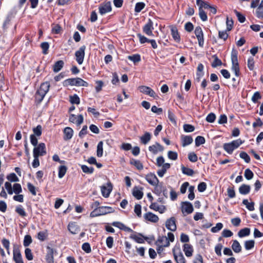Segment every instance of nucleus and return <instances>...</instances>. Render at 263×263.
<instances>
[{"mask_svg": "<svg viewBox=\"0 0 263 263\" xmlns=\"http://www.w3.org/2000/svg\"><path fill=\"white\" fill-rule=\"evenodd\" d=\"M50 85L49 82L42 83L35 95V99L38 103H40L48 92Z\"/></svg>", "mask_w": 263, "mask_h": 263, "instance_id": "1", "label": "nucleus"}, {"mask_svg": "<svg viewBox=\"0 0 263 263\" xmlns=\"http://www.w3.org/2000/svg\"><path fill=\"white\" fill-rule=\"evenodd\" d=\"M237 55L238 51L233 48L232 50L231 55V60L232 62L231 69L234 72L235 76L239 77L240 72Z\"/></svg>", "mask_w": 263, "mask_h": 263, "instance_id": "2", "label": "nucleus"}, {"mask_svg": "<svg viewBox=\"0 0 263 263\" xmlns=\"http://www.w3.org/2000/svg\"><path fill=\"white\" fill-rule=\"evenodd\" d=\"M63 86L65 87L68 86L87 87L88 86V83L82 79L77 77L76 78H69L65 80L63 82Z\"/></svg>", "mask_w": 263, "mask_h": 263, "instance_id": "3", "label": "nucleus"}, {"mask_svg": "<svg viewBox=\"0 0 263 263\" xmlns=\"http://www.w3.org/2000/svg\"><path fill=\"white\" fill-rule=\"evenodd\" d=\"M115 212V209L108 206H101L99 209H94L90 214L91 217H97L107 214L112 213Z\"/></svg>", "mask_w": 263, "mask_h": 263, "instance_id": "4", "label": "nucleus"}, {"mask_svg": "<svg viewBox=\"0 0 263 263\" xmlns=\"http://www.w3.org/2000/svg\"><path fill=\"white\" fill-rule=\"evenodd\" d=\"M85 49L86 46L83 45L75 52L76 60L79 65L83 63Z\"/></svg>", "mask_w": 263, "mask_h": 263, "instance_id": "5", "label": "nucleus"}, {"mask_svg": "<svg viewBox=\"0 0 263 263\" xmlns=\"http://www.w3.org/2000/svg\"><path fill=\"white\" fill-rule=\"evenodd\" d=\"M46 154L45 143H40L37 147H35L33 151V156H41Z\"/></svg>", "mask_w": 263, "mask_h": 263, "instance_id": "6", "label": "nucleus"}, {"mask_svg": "<svg viewBox=\"0 0 263 263\" xmlns=\"http://www.w3.org/2000/svg\"><path fill=\"white\" fill-rule=\"evenodd\" d=\"M111 9L112 8L110 2H107L102 3L99 7V13L102 15L110 12Z\"/></svg>", "mask_w": 263, "mask_h": 263, "instance_id": "7", "label": "nucleus"}, {"mask_svg": "<svg viewBox=\"0 0 263 263\" xmlns=\"http://www.w3.org/2000/svg\"><path fill=\"white\" fill-rule=\"evenodd\" d=\"M194 33L197 38L199 46L203 47L204 44L203 33L201 28L200 26L196 27Z\"/></svg>", "mask_w": 263, "mask_h": 263, "instance_id": "8", "label": "nucleus"}, {"mask_svg": "<svg viewBox=\"0 0 263 263\" xmlns=\"http://www.w3.org/2000/svg\"><path fill=\"white\" fill-rule=\"evenodd\" d=\"M153 22L151 19H148L147 22L143 27V31L148 36H153Z\"/></svg>", "mask_w": 263, "mask_h": 263, "instance_id": "9", "label": "nucleus"}, {"mask_svg": "<svg viewBox=\"0 0 263 263\" xmlns=\"http://www.w3.org/2000/svg\"><path fill=\"white\" fill-rule=\"evenodd\" d=\"M194 209L191 203L188 201L182 202L181 211L183 214H189L193 212Z\"/></svg>", "mask_w": 263, "mask_h": 263, "instance_id": "10", "label": "nucleus"}, {"mask_svg": "<svg viewBox=\"0 0 263 263\" xmlns=\"http://www.w3.org/2000/svg\"><path fill=\"white\" fill-rule=\"evenodd\" d=\"M69 122L76 123L77 126H80L84 121L83 116L82 115H79L78 116L74 114H71L69 118Z\"/></svg>", "mask_w": 263, "mask_h": 263, "instance_id": "11", "label": "nucleus"}, {"mask_svg": "<svg viewBox=\"0 0 263 263\" xmlns=\"http://www.w3.org/2000/svg\"><path fill=\"white\" fill-rule=\"evenodd\" d=\"M165 227L168 230L171 231H175L177 229L175 218L172 217L167 219L165 222Z\"/></svg>", "mask_w": 263, "mask_h": 263, "instance_id": "12", "label": "nucleus"}, {"mask_svg": "<svg viewBox=\"0 0 263 263\" xmlns=\"http://www.w3.org/2000/svg\"><path fill=\"white\" fill-rule=\"evenodd\" d=\"M173 254L174 259L177 263H185V259L182 253L179 249L178 252H176L175 249H173Z\"/></svg>", "mask_w": 263, "mask_h": 263, "instance_id": "13", "label": "nucleus"}, {"mask_svg": "<svg viewBox=\"0 0 263 263\" xmlns=\"http://www.w3.org/2000/svg\"><path fill=\"white\" fill-rule=\"evenodd\" d=\"M47 254L46 255V260L47 263H54L53 254L56 252V251L51 247H47Z\"/></svg>", "mask_w": 263, "mask_h": 263, "instance_id": "14", "label": "nucleus"}, {"mask_svg": "<svg viewBox=\"0 0 263 263\" xmlns=\"http://www.w3.org/2000/svg\"><path fill=\"white\" fill-rule=\"evenodd\" d=\"M145 179L152 185H155L159 183V179L155 174L150 173L145 176Z\"/></svg>", "mask_w": 263, "mask_h": 263, "instance_id": "15", "label": "nucleus"}, {"mask_svg": "<svg viewBox=\"0 0 263 263\" xmlns=\"http://www.w3.org/2000/svg\"><path fill=\"white\" fill-rule=\"evenodd\" d=\"M68 230L72 234H76L80 231V227L76 222H70L68 225Z\"/></svg>", "mask_w": 263, "mask_h": 263, "instance_id": "16", "label": "nucleus"}, {"mask_svg": "<svg viewBox=\"0 0 263 263\" xmlns=\"http://www.w3.org/2000/svg\"><path fill=\"white\" fill-rule=\"evenodd\" d=\"M138 89L141 92L147 95L150 97H154L155 96V91L149 87L146 86H140L139 87Z\"/></svg>", "mask_w": 263, "mask_h": 263, "instance_id": "17", "label": "nucleus"}, {"mask_svg": "<svg viewBox=\"0 0 263 263\" xmlns=\"http://www.w3.org/2000/svg\"><path fill=\"white\" fill-rule=\"evenodd\" d=\"M143 217L145 220L156 223L158 221L159 217L152 212H147L144 214Z\"/></svg>", "mask_w": 263, "mask_h": 263, "instance_id": "18", "label": "nucleus"}, {"mask_svg": "<svg viewBox=\"0 0 263 263\" xmlns=\"http://www.w3.org/2000/svg\"><path fill=\"white\" fill-rule=\"evenodd\" d=\"M148 150L153 154H156L158 152H162L164 150V148L159 143L156 142L155 144L149 146Z\"/></svg>", "mask_w": 263, "mask_h": 263, "instance_id": "19", "label": "nucleus"}, {"mask_svg": "<svg viewBox=\"0 0 263 263\" xmlns=\"http://www.w3.org/2000/svg\"><path fill=\"white\" fill-rule=\"evenodd\" d=\"M156 245H161L164 247H167L170 243L168 238L166 236H159L157 240L155 242Z\"/></svg>", "mask_w": 263, "mask_h": 263, "instance_id": "20", "label": "nucleus"}, {"mask_svg": "<svg viewBox=\"0 0 263 263\" xmlns=\"http://www.w3.org/2000/svg\"><path fill=\"white\" fill-rule=\"evenodd\" d=\"M13 260L15 263H24L20 250L18 248L13 249Z\"/></svg>", "mask_w": 263, "mask_h": 263, "instance_id": "21", "label": "nucleus"}, {"mask_svg": "<svg viewBox=\"0 0 263 263\" xmlns=\"http://www.w3.org/2000/svg\"><path fill=\"white\" fill-rule=\"evenodd\" d=\"M154 186V193L158 196H160L162 192H165L166 191V187L163 185V183L162 182H159L158 184Z\"/></svg>", "mask_w": 263, "mask_h": 263, "instance_id": "22", "label": "nucleus"}, {"mask_svg": "<svg viewBox=\"0 0 263 263\" xmlns=\"http://www.w3.org/2000/svg\"><path fill=\"white\" fill-rule=\"evenodd\" d=\"M64 137L63 138L65 140H69L71 139L73 136V130L69 127H65L63 130Z\"/></svg>", "mask_w": 263, "mask_h": 263, "instance_id": "23", "label": "nucleus"}, {"mask_svg": "<svg viewBox=\"0 0 263 263\" xmlns=\"http://www.w3.org/2000/svg\"><path fill=\"white\" fill-rule=\"evenodd\" d=\"M151 209L156 211H158L160 213L162 214L165 212L166 209L164 205H159L156 202H152L149 206Z\"/></svg>", "mask_w": 263, "mask_h": 263, "instance_id": "24", "label": "nucleus"}, {"mask_svg": "<svg viewBox=\"0 0 263 263\" xmlns=\"http://www.w3.org/2000/svg\"><path fill=\"white\" fill-rule=\"evenodd\" d=\"M181 140L183 147L191 144L193 141V139L191 136L182 135L181 136Z\"/></svg>", "mask_w": 263, "mask_h": 263, "instance_id": "25", "label": "nucleus"}, {"mask_svg": "<svg viewBox=\"0 0 263 263\" xmlns=\"http://www.w3.org/2000/svg\"><path fill=\"white\" fill-rule=\"evenodd\" d=\"M183 250L187 257H191L193 255V249L189 243H185L183 246Z\"/></svg>", "mask_w": 263, "mask_h": 263, "instance_id": "26", "label": "nucleus"}, {"mask_svg": "<svg viewBox=\"0 0 263 263\" xmlns=\"http://www.w3.org/2000/svg\"><path fill=\"white\" fill-rule=\"evenodd\" d=\"M171 35L177 43H179L180 42V36L179 34L177 28L176 27H172L171 29Z\"/></svg>", "mask_w": 263, "mask_h": 263, "instance_id": "27", "label": "nucleus"}, {"mask_svg": "<svg viewBox=\"0 0 263 263\" xmlns=\"http://www.w3.org/2000/svg\"><path fill=\"white\" fill-rule=\"evenodd\" d=\"M251 187L249 185L243 184L239 187V192L242 195H247L250 192Z\"/></svg>", "mask_w": 263, "mask_h": 263, "instance_id": "28", "label": "nucleus"}, {"mask_svg": "<svg viewBox=\"0 0 263 263\" xmlns=\"http://www.w3.org/2000/svg\"><path fill=\"white\" fill-rule=\"evenodd\" d=\"M133 195L137 199L140 200L142 198L143 196V193L141 190L139 189L138 187L135 186L133 189Z\"/></svg>", "mask_w": 263, "mask_h": 263, "instance_id": "29", "label": "nucleus"}, {"mask_svg": "<svg viewBox=\"0 0 263 263\" xmlns=\"http://www.w3.org/2000/svg\"><path fill=\"white\" fill-rule=\"evenodd\" d=\"M64 62L62 60H59L57 61L53 65V71L54 72H58L60 71L63 67Z\"/></svg>", "mask_w": 263, "mask_h": 263, "instance_id": "30", "label": "nucleus"}, {"mask_svg": "<svg viewBox=\"0 0 263 263\" xmlns=\"http://www.w3.org/2000/svg\"><path fill=\"white\" fill-rule=\"evenodd\" d=\"M108 186H110V189H107L105 186H102L101 187V193L102 196L105 198L108 197L109 196L110 192L112 189V186L110 183L108 184Z\"/></svg>", "mask_w": 263, "mask_h": 263, "instance_id": "31", "label": "nucleus"}, {"mask_svg": "<svg viewBox=\"0 0 263 263\" xmlns=\"http://www.w3.org/2000/svg\"><path fill=\"white\" fill-rule=\"evenodd\" d=\"M232 249L233 251L236 253H240L241 251V247L237 240H233L232 245Z\"/></svg>", "mask_w": 263, "mask_h": 263, "instance_id": "32", "label": "nucleus"}, {"mask_svg": "<svg viewBox=\"0 0 263 263\" xmlns=\"http://www.w3.org/2000/svg\"><path fill=\"white\" fill-rule=\"evenodd\" d=\"M151 139V135L148 132H145L144 134L140 137L141 142L144 144H147Z\"/></svg>", "mask_w": 263, "mask_h": 263, "instance_id": "33", "label": "nucleus"}, {"mask_svg": "<svg viewBox=\"0 0 263 263\" xmlns=\"http://www.w3.org/2000/svg\"><path fill=\"white\" fill-rule=\"evenodd\" d=\"M130 163L135 166L138 170H142L143 168V165L140 161L132 159L130 160Z\"/></svg>", "mask_w": 263, "mask_h": 263, "instance_id": "34", "label": "nucleus"}, {"mask_svg": "<svg viewBox=\"0 0 263 263\" xmlns=\"http://www.w3.org/2000/svg\"><path fill=\"white\" fill-rule=\"evenodd\" d=\"M250 234V229L248 228H245L239 230L238 233V236L240 237H243L249 236Z\"/></svg>", "mask_w": 263, "mask_h": 263, "instance_id": "35", "label": "nucleus"}, {"mask_svg": "<svg viewBox=\"0 0 263 263\" xmlns=\"http://www.w3.org/2000/svg\"><path fill=\"white\" fill-rule=\"evenodd\" d=\"M15 211L21 217H25L27 216L26 212L21 205L17 206L15 208Z\"/></svg>", "mask_w": 263, "mask_h": 263, "instance_id": "36", "label": "nucleus"}, {"mask_svg": "<svg viewBox=\"0 0 263 263\" xmlns=\"http://www.w3.org/2000/svg\"><path fill=\"white\" fill-rule=\"evenodd\" d=\"M181 168L182 173L187 176H192L194 174V171L192 169L185 167L184 165H181Z\"/></svg>", "mask_w": 263, "mask_h": 263, "instance_id": "37", "label": "nucleus"}, {"mask_svg": "<svg viewBox=\"0 0 263 263\" xmlns=\"http://www.w3.org/2000/svg\"><path fill=\"white\" fill-rule=\"evenodd\" d=\"M223 148L229 154H232L235 149L230 142L224 143L223 145Z\"/></svg>", "mask_w": 263, "mask_h": 263, "instance_id": "38", "label": "nucleus"}, {"mask_svg": "<svg viewBox=\"0 0 263 263\" xmlns=\"http://www.w3.org/2000/svg\"><path fill=\"white\" fill-rule=\"evenodd\" d=\"M212 57L214 58V61L211 64V66L213 68H216L217 66H221L222 64L221 61L218 59V57L214 54L212 56Z\"/></svg>", "mask_w": 263, "mask_h": 263, "instance_id": "39", "label": "nucleus"}, {"mask_svg": "<svg viewBox=\"0 0 263 263\" xmlns=\"http://www.w3.org/2000/svg\"><path fill=\"white\" fill-rule=\"evenodd\" d=\"M67 167L65 165H61L59 167L58 177L60 178H63L65 175Z\"/></svg>", "mask_w": 263, "mask_h": 263, "instance_id": "40", "label": "nucleus"}, {"mask_svg": "<svg viewBox=\"0 0 263 263\" xmlns=\"http://www.w3.org/2000/svg\"><path fill=\"white\" fill-rule=\"evenodd\" d=\"M103 141H100L97 145V156L98 157H101L103 156Z\"/></svg>", "mask_w": 263, "mask_h": 263, "instance_id": "41", "label": "nucleus"}, {"mask_svg": "<svg viewBox=\"0 0 263 263\" xmlns=\"http://www.w3.org/2000/svg\"><path fill=\"white\" fill-rule=\"evenodd\" d=\"M255 241L253 240H247L245 242V248L246 250H251L254 248Z\"/></svg>", "mask_w": 263, "mask_h": 263, "instance_id": "42", "label": "nucleus"}, {"mask_svg": "<svg viewBox=\"0 0 263 263\" xmlns=\"http://www.w3.org/2000/svg\"><path fill=\"white\" fill-rule=\"evenodd\" d=\"M145 4L143 2H138L136 4L135 7V12L136 13L140 12L144 8Z\"/></svg>", "mask_w": 263, "mask_h": 263, "instance_id": "43", "label": "nucleus"}, {"mask_svg": "<svg viewBox=\"0 0 263 263\" xmlns=\"http://www.w3.org/2000/svg\"><path fill=\"white\" fill-rule=\"evenodd\" d=\"M81 169L84 173L88 174H92L94 171V168L93 167H88L85 165H82Z\"/></svg>", "mask_w": 263, "mask_h": 263, "instance_id": "44", "label": "nucleus"}, {"mask_svg": "<svg viewBox=\"0 0 263 263\" xmlns=\"http://www.w3.org/2000/svg\"><path fill=\"white\" fill-rule=\"evenodd\" d=\"M128 59L136 63L141 61V57L139 54H135L128 56Z\"/></svg>", "mask_w": 263, "mask_h": 263, "instance_id": "45", "label": "nucleus"}, {"mask_svg": "<svg viewBox=\"0 0 263 263\" xmlns=\"http://www.w3.org/2000/svg\"><path fill=\"white\" fill-rule=\"evenodd\" d=\"M32 241L31 236L29 235H26L24 237L23 245L25 247H28L31 243Z\"/></svg>", "mask_w": 263, "mask_h": 263, "instance_id": "46", "label": "nucleus"}, {"mask_svg": "<svg viewBox=\"0 0 263 263\" xmlns=\"http://www.w3.org/2000/svg\"><path fill=\"white\" fill-rule=\"evenodd\" d=\"M22 192V186L19 183H14L13 185V193L19 194Z\"/></svg>", "mask_w": 263, "mask_h": 263, "instance_id": "47", "label": "nucleus"}, {"mask_svg": "<svg viewBox=\"0 0 263 263\" xmlns=\"http://www.w3.org/2000/svg\"><path fill=\"white\" fill-rule=\"evenodd\" d=\"M205 142V138L202 136H198L195 139V145L196 146H199V145L204 144Z\"/></svg>", "mask_w": 263, "mask_h": 263, "instance_id": "48", "label": "nucleus"}, {"mask_svg": "<svg viewBox=\"0 0 263 263\" xmlns=\"http://www.w3.org/2000/svg\"><path fill=\"white\" fill-rule=\"evenodd\" d=\"M33 134L36 136L39 137L42 133V127L41 125H38L36 127L33 128Z\"/></svg>", "mask_w": 263, "mask_h": 263, "instance_id": "49", "label": "nucleus"}, {"mask_svg": "<svg viewBox=\"0 0 263 263\" xmlns=\"http://www.w3.org/2000/svg\"><path fill=\"white\" fill-rule=\"evenodd\" d=\"M183 130L186 133H190L193 132L195 130V127L189 124H185L183 125Z\"/></svg>", "mask_w": 263, "mask_h": 263, "instance_id": "50", "label": "nucleus"}, {"mask_svg": "<svg viewBox=\"0 0 263 263\" xmlns=\"http://www.w3.org/2000/svg\"><path fill=\"white\" fill-rule=\"evenodd\" d=\"M244 176L247 180H251L254 176L252 171L249 168H247L245 171Z\"/></svg>", "mask_w": 263, "mask_h": 263, "instance_id": "51", "label": "nucleus"}, {"mask_svg": "<svg viewBox=\"0 0 263 263\" xmlns=\"http://www.w3.org/2000/svg\"><path fill=\"white\" fill-rule=\"evenodd\" d=\"M7 179L11 182H17L19 181L18 178L15 173H10L7 176Z\"/></svg>", "mask_w": 263, "mask_h": 263, "instance_id": "52", "label": "nucleus"}, {"mask_svg": "<svg viewBox=\"0 0 263 263\" xmlns=\"http://www.w3.org/2000/svg\"><path fill=\"white\" fill-rule=\"evenodd\" d=\"M25 254L26 258L28 260H32L33 258V256L31 250L29 248H26L25 250Z\"/></svg>", "mask_w": 263, "mask_h": 263, "instance_id": "53", "label": "nucleus"}, {"mask_svg": "<svg viewBox=\"0 0 263 263\" xmlns=\"http://www.w3.org/2000/svg\"><path fill=\"white\" fill-rule=\"evenodd\" d=\"M234 13L237 17L238 20L241 23H242L245 22L246 17L245 16L241 14L239 12L237 11L236 10H234Z\"/></svg>", "mask_w": 263, "mask_h": 263, "instance_id": "54", "label": "nucleus"}, {"mask_svg": "<svg viewBox=\"0 0 263 263\" xmlns=\"http://www.w3.org/2000/svg\"><path fill=\"white\" fill-rule=\"evenodd\" d=\"M199 15L202 21H206L208 20L207 15L203 9L199 8Z\"/></svg>", "mask_w": 263, "mask_h": 263, "instance_id": "55", "label": "nucleus"}, {"mask_svg": "<svg viewBox=\"0 0 263 263\" xmlns=\"http://www.w3.org/2000/svg\"><path fill=\"white\" fill-rule=\"evenodd\" d=\"M168 118L172 123L175 124H176L175 116L171 109L168 110Z\"/></svg>", "mask_w": 263, "mask_h": 263, "instance_id": "56", "label": "nucleus"}, {"mask_svg": "<svg viewBox=\"0 0 263 263\" xmlns=\"http://www.w3.org/2000/svg\"><path fill=\"white\" fill-rule=\"evenodd\" d=\"M254 63H254V60L253 58L250 57L248 59L247 66H248V68L250 70H253L254 69Z\"/></svg>", "mask_w": 263, "mask_h": 263, "instance_id": "57", "label": "nucleus"}, {"mask_svg": "<svg viewBox=\"0 0 263 263\" xmlns=\"http://www.w3.org/2000/svg\"><path fill=\"white\" fill-rule=\"evenodd\" d=\"M41 47L43 50V53L46 54L48 53V50L49 47V45L48 42H43L41 44Z\"/></svg>", "mask_w": 263, "mask_h": 263, "instance_id": "58", "label": "nucleus"}, {"mask_svg": "<svg viewBox=\"0 0 263 263\" xmlns=\"http://www.w3.org/2000/svg\"><path fill=\"white\" fill-rule=\"evenodd\" d=\"M229 36L227 31H219L218 37L219 39H222L224 41H226Z\"/></svg>", "mask_w": 263, "mask_h": 263, "instance_id": "59", "label": "nucleus"}, {"mask_svg": "<svg viewBox=\"0 0 263 263\" xmlns=\"http://www.w3.org/2000/svg\"><path fill=\"white\" fill-rule=\"evenodd\" d=\"M188 158L192 162H195L198 160V157L194 152L190 153L188 155Z\"/></svg>", "mask_w": 263, "mask_h": 263, "instance_id": "60", "label": "nucleus"}, {"mask_svg": "<svg viewBox=\"0 0 263 263\" xmlns=\"http://www.w3.org/2000/svg\"><path fill=\"white\" fill-rule=\"evenodd\" d=\"M240 157L243 159L246 163H249L250 161V158L248 154L245 152H241L239 155Z\"/></svg>", "mask_w": 263, "mask_h": 263, "instance_id": "61", "label": "nucleus"}, {"mask_svg": "<svg viewBox=\"0 0 263 263\" xmlns=\"http://www.w3.org/2000/svg\"><path fill=\"white\" fill-rule=\"evenodd\" d=\"M234 149L237 148L241 144H242V141L240 139H238L230 142Z\"/></svg>", "mask_w": 263, "mask_h": 263, "instance_id": "62", "label": "nucleus"}, {"mask_svg": "<svg viewBox=\"0 0 263 263\" xmlns=\"http://www.w3.org/2000/svg\"><path fill=\"white\" fill-rule=\"evenodd\" d=\"M70 101L72 104H79L80 103V98L77 95H74L73 96H70Z\"/></svg>", "mask_w": 263, "mask_h": 263, "instance_id": "63", "label": "nucleus"}, {"mask_svg": "<svg viewBox=\"0 0 263 263\" xmlns=\"http://www.w3.org/2000/svg\"><path fill=\"white\" fill-rule=\"evenodd\" d=\"M216 119L215 115L213 113H210L206 117V121L209 123H213L214 122Z\"/></svg>", "mask_w": 263, "mask_h": 263, "instance_id": "64", "label": "nucleus"}]
</instances>
